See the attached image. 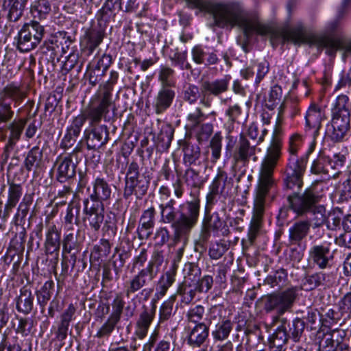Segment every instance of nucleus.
Segmentation results:
<instances>
[{"label":"nucleus","mask_w":351,"mask_h":351,"mask_svg":"<svg viewBox=\"0 0 351 351\" xmlns=\"http://www.w3.org/2000/svg\"><path fill=\"white\" fill-rule=\"evenodd\" d=\"M207 12L212 15L216 26L221 28L237 26L241 29L243 38L239 37L237 43L245 53L250 51L248 45L254 34L262 36L269 35L271 38L282 39V42L287 41L284 40L280 34L287 29L275 31L271 26L261 23L256 15L244 13L241 5L237 2L213 3L207 7Z\"/></svg>","instance_id":"nucleus-1"},{"label":"nucleus","mask_w":351,"mask_h":351,"mask_svg":"<svg viewBox=\"0 0 351 351\" xmlns=\"http://www.w3.org/2000/svg\"><path fill=\"white\" fill-rule=\"evenodd\" d=\"M338 27V20H335L328 24L326 29V36L322 38L308 36L306 34L304 25L299 23L295 26L282 31L280 34L284 40L292 42L295 45L308 44L317 45L318 47H325L329 55H335L337 50H343V58L351 55V43H346L340 38H332Z\"/></svg>","instance_id":"nucleus-2"},{"label":"nucleus","mask_w":351,"mask_h":351,"mask_svg":"<svg viewBox=\"0 0 351 351\" xmlns=\"http://www.w3.org/2000/svg\"><path fill=\"white\" fill-rule=\"evenodd\" d=\"M322 197L323 194L319 189L318 183L315 182L302 193L293 192L288 195L287 200L290 208L297 216L302 217L308 213L314 215L311 226L315 229L327 222L326 207L319 204Z\"/></svg>","instance_id":"nucleus-3"},{"label":"nucleus","mask_w":351,"mask_h":351,"mask_svg":"<svg viewBox=\"0 0 351 351\" xmlns=\"http://www.w3.org/2000/svg\"><path fill=\"white\" fill-rule=\"evenodd\" d=\"M163 262L164 256L162 252L159 250L154 251L146 267L141 269L137 274L134 275L126 282L125 286V296L129 298L132 295L152 283L157 276Z\"/></svg>","instance_id":"nucleus-4"},{"label":"nucleus","mask_w":351,"mask_h":351,"mask_svg":"<svg viewBox=\"0 0 351 351\" xmlns=\"http://www.w3.org/2000/svg\"><path fill=\"white\" fill-rule=\"evenodd\" d=\"M282 146L278 143L270 144L261 164L256 193L268 195L269 191L274 185L273 178L274 171L281 157Z\"/></svg>","instance_id":"nucleus-5"},{"label":"nucleus","mask_w":351,"mask_h":351,"mask_svg":"<svg viewBox=\"0 0 351 351\" xmlns=\"http://www.w3.org/2000/svg\"><path fill=\"white\" fill-rule=\"evenodd\" d=\"M213 205L206 202L199 237V242L202 245L208 241L212 233L215 236L221 234L223 237H226L230 233L226 221L221 214L217 211L212 212Z\"/></svg>","instance_id":"nucleus-6"},{"label":"nucleus","mask_w":351,"mask_h":351,"mask_svg":"<svg viewBox=\"0 0 351 351\" xmlns=\"http://www.w3.org/2000/svg\"><path fill=\"white\" fill-rule=\"evenodd\" d=\"M124 184L123 197L125 199H129L132 195L141 199L147 192L149 178L140 173L138 164L132 161L128 165Z\"/></svg>","instance_id":"nucleus-7"},{"label":"nucleus","mask_w":351,"mask_h":351,"mask_svg":"<svg viewBox=\"0 0 351 351\" xmlns=\"http://www.w3.org/2000/svg\"><path fill=\"white\" fill-rule=\"evenodd\" d=\"M109 112V110H106L98 102L91 99L90 102L84 109L82 110L81 113L73 118L67 130L71 132L72 135L79 136L86 120L88 121L89 125H97L102 119L108 120L107 117Z\"/></svg>","instance_id":"nucleus-8"},{"label":"nucleus","mask_w":351,"mask_h":351,"mask_svg":"<svg viewBox=\"0 0 351 351\" xmlns=\"http://www.w3.org/2000/svg\"><path fill=\"white\" fill-rule=\"evenodd\" d=\"M298 289L296 287H291L281 292H274L264 296V309L269 313L276 311L277 315L275 317H285L286 311H289L297 297Z\"/></svg>","instance_id":"nucleus-9"},{"label":"nucleus","mask_w":351,"mask_h":351,"mask_svg":"<svg viewBox=\"0 0 351 351\" xmlns=\"http://www.w3.org/2000/svg\"><path fill=\"white\" fill-rule=\"evenodd\" d=\"M45 34L44 25L32 20L25 23L18 34L17 49L27 52L35 49L40 43Z\"/></svg>","instance_id":"nucleus-10"},{"label":"nucleus","mask_w":351,"mask_h":351,"mask_svg":"<svg viewBox=\"0 0 351 351\" xmlns=\"http://www.w3.org/2000/svg\"><path fill=\"white\" fill-rule=\"evenodd\" d=\"M267 195L257 193L254 199L253 216L250 224L247 239L241 241L243 248L249 247L254 243L262 228L263 217L265 213V197Z\"/></svg>","instance_id":"nucleus-11"},{"label":"nucleus","mask_w":351,"mask_h":351,"mask_svg":"<svg viewBox=\"0 0 351 351\" xmlns=\"http://www.w3.org/2000/svg\"><path fill=\"white\" fill-rule=\"evenodd\" d=\"M306 165L305 158H298L295 155L289 156L285 171L284 184L286 189H293L295 186L299 189L302 188Z\"/></svg>","instance_id":"nucleus-12"},{"label":"nucleus","mask_w":351,"mask_h":351,"mask_svg":"<svg viewBox=\"0 0 351 351\" xmlns=\"http://www.w3.org/2000/svg\"><path fill=\"white\" fill-rule=\"evenodd\" d=\"M191 200H188L180 206L178 224L192 230L197 224L200 215V199L193 192Z\"/></svg>","instance_id":"nucleus-13"},{"label":"nucleus","mask_w":351,"mask_h":351,"mask_svg":"<svg viewBox=\"0 0 351 351\" xmlns=\"http://www.w3.org/2000/svg\"><path fill=\"white\" fill-rule=\"evenodd\" d=\"M234 181L232 177H229L228 173L221 168L217 170L206 195V202L210 204H215L217 202V196H228L233 189Z\"/></svg>","instance_id":"nucleus-14"},{"label":"nucleus","mask_w":351,"mask_h":351,"mask_svg":"<svg viewBox=\"0 0 351 351\" xmlns=\"http://www.w3.org/2000/svg\"><path fill=\"white\" fill-rule=\"evenodd\" d=\"M350 129V114H332L330 125H327L326 137L334 143L343 141Z\"/></svg>","instance_id":"nucleus-15"},{"label":"nucleus","mask_w":351,"mask_h":351,"mask_svg":"<svg viewBox=\"0 0 351 351\" xmlns=\"http://www.w3.org/2000/svg\"><path fill=\"white\" fill-rule=\"evenodd\" d=\"M256 146L257 145L256 143L252 144L249 140L241 134L232 154V169H234L238 165L242 167L247 166L252 158L255 161L256 160Z\"/></svg>","instance_id":"nucleus-16"},{"label":"nucleus","mask_w":351,"mask_h":351,"mask_svg":"<svg viewBox=\"0 0 351 351\" xmlns=\"http://www.w3.org/2000/svg\"><path fill=\"white\" fill-rule=\"evenodd\" d=\"M84 221L87 227L97 232L104 221V205L83 200Z\"/></svg>","instance_id":"nucleus-17"},{"label":"nucleus","mask_w":351,"mask_h":351,"mask_svg":"<svg viewBox=\"0 0 351 351\" xmlns=\"http://www.w3.org/2000/svg\"><path fill=\"white\" fill-rule=\"evenodd\" d=\"M230 80L231 77L230 75H226L221 79L203 82L201 86L203 98L200 103L206 107H209L210 106V102L206 100V97L210 95L219 97L226 93L228 90Z\"/></svg>","instance_id":"nucleus-18"},{"label":"nucleus","mask_w":351,"mask_h":351,"mask_svg":"<svg viewBox=\"0 0 351 351\" xmlns=\"http://www.w3.org/2000/svg\"><path fill=\"white\" fill-rule=\"evenodd\" d=\"M72 42L71 36L66 32H59L52 39L45 41L40 47V51L43 54L49 56L48 60L53 61L60 49V45L62 51L64 53Z\"/></svg>","instance_id":"nucleus-19"},{"label":"nucleus","mask_w":351,"mask_h":351,"mask_svg":"<svg viewBox=\"0 0 351 351\" xmlns=\"http://www.w3.org/2000/svg\"><path fill=\"white\" fill-rule=\"evenodd\" d=\"M90 130L84 131L85 139L88 149H99L109 140V132L105 125H90Z\"/></svg>","instance_id":"nucleus-20"},{"label":"nucleus","mask_w":351,"mask_h":351,"mask_svg":"<svg viewBox=\"0 0 351 351\" xmlns=\"http://www.w3.org/2000/svg\"><path fill=\"white\" fill-rule=\"evenodd\" d=\"M111 63V56L104 54L97 64H90L87 67L84 79L88 80L92 86H96L105 75Z\"/></svg>","instance_id":"nucleus-21"},{"label":"nucleus","mask_w":351,"mask_h":351,"mask_svg":"<svg viewBox=\"0 0 351 351\" xmlns=\"http://www.w3.org/2000/svg\"><path fill=\"white\" fill-rule=\"evenodd\" d=\"M156 305L153 303L151 306L143 305L142 311L136 322L135 335L140 339H144L155 317Z\"/></svg>","instance_id":"nucleus-22"},{"label":"nucleus","mask_w":351,"mask_h":351,"mask_svg":"<svg viewBox=\"0 0 351 351\" xmlns=\"http://www.w3.org/2000/svg\"><path fill=\"white\" fill-rule=\"evenodd\" d=\"M273 323L280 324L289 337L295 342L300 340L305 328L304 321L299 317L291 320L287 317H274Z\"/></svg>","instance_id":"nucleus-23"},{"label":"nucleus","mask_w":351,"mask_h":351,"mask_svg":"<svg viewBox=\"0 0 351 351\" xmlns=\"http://www.w3.org/2000/svg\"><path fill=\"white\" fill-rule=\"evenodd\" d=\"M119 78V73L115 71H111L109 80L102 85H100L101 91L97 93L92 98L106 110H110L112 104V91L113 86L117 84Z\"/></svg>","instance_id":"nucleus-24"},{"label":"nucleus","mask_w":351,"mask_h":351,"mask_svg":"<svg viewBox=\"0 0 351 351\" xmlns=\"http://www.w3.org/2000/svg\"><path fill=\"white\" fill-rule=\"evenodd\" d=\"M93 193L84 200H88L95 204L104 205V202L110 199L112 189L104 178H97L93 182Z\"/></svg>","instance_id":"nucleus-25"},{"label":"nucleus","mask_w":351,"mask_h":351,"mask_svg":"<svg viewBox=\"0 0 351 351\" xmlns=\"http://www.w3.org/2000/svg\"><path fill=\"white\" fill-rule=\"evenodd\" d=\"M79 162L74 155L60 157L56 164L58 165L57 180L61 182H65L75 176L76 167Z\"/></svg>","instance_id":"nucleus-26"},{"label":"nucleus","mask_w":351,"mask_h":351,"mask_svg":"<svg viewBox=\"0 0 351 351\" xmlns=\"http://www.w3.org/2000/svg\"><path fill=\"white\" fill-rule=\"evenodd\" d=\"M311 221L309 219L298 220L289 228V241L291 245H300L310 232Z\"/></svg>","instance_id":"nucleus-27"},{"label":"nucleus","mask_w":351,"mask_h":351,"mask_svg":"<svg viewBox=\"0 0 351 351\" xmlns=\"http://www.w3.org/2000/svg\"><path fill=\"white\" fill-rule=\"evenodd\" d=\"M309 259L320 269H325L329 265L332 256L329 244L314 245L308 252Z\"/></svg>","instance_id":"nucleus-28"},{"label":"nucleus","mask_w":351,"mask_h":351,"mask_svg":"<svg viewBox=\"0 0 351 351\" xmlns=\"http://www.w3.org/2000/svg\"><path fill=\"white\" fill-rule=\"evenodd\" d=\"M155 208L152 206L143 212L137 228L138 237L141 240L147 239L152 235L155 225Z\"/></svg>","instance_id":"nucleus-29"},{"label":"nucleus","mask_w":351,"mask_h":351,"mask_svg":"<svg viewBox=\"0 0 351 351\" xmlns=\"http://www.w3.org/2000/svg\"><path fill=\"white\" fill-rule=\"evenodd\" d=\"M209 336V325L205 322L194 325L189 328L186 341L194 348H200L206 341Z\"/></svg>","instance_id":"nucleus-30"},{"label":"nucleus","mask_w":351,"mask_h":351,"mask_svg":"<svg viewBox=\"0 0 351 351\" xmlns=\"http://www.w3.org/2000/svg\"><path fill=\"white\" fill-rule=\"evenodd\" d=\"M60 245V232L56 225L49 226L46 233L45 250L47 254L54 255L55 264H57L58 261Z\"/></svg>","instance_id":"nucleus-31"},{"label":"nucleus","mask_w":351,"mask_h":351,"mask_svg":"<svg viewBox=\"0 0 351 351\" xmlns=\"http://www.w3.org/2000/svg\"><path fill=\"white\" fill-rule=\"evenodd\" d=\"M176 200L170 199L167 202H162L158 206L160 210V222L164 224H171V226L177 225L178 216L180 210L176 207Z\"/></svg>","instance_id":"nucleus-32"},{"label":"nucleus","mask_w":351,"mask_h":351,"mask_svg":"<svg viewBox=\"0 0 351 351\" xmlns=\"http://www.w3.org/2000/svg\"><path fill=\"white\" fill-rule=\"evenodd\" d=\"M178 265L173 262L169 269L160 276L157 287L156 296L160 299L165 296L168 289L176 281Z\"/></svg>","instance_id":"nucleus-33"},{"label":"nucleus","mask_w":351,"mask_h":351,"mask_svg":"<svg viewBox=\"0 0 351 351\" xmlns=\"http://www.w3.org/2000/svg\"><path fill=\"white\" fill-rule=\"evenodd\" d=\"M176 92L173 88H161L154 101V108L156 114H159L167 110L175 98Z\"/></svg>","instance_id":"nucleus-34"},{"label":"nucleus","mask_w":351,"mask_h":351,"mask_svg":"<svg viewBox=\"0 0 351 351\" xmlns=\"http://www.w3.org/2000/svg\"><path fill=\"white\" fill-rule=\"evenodd\" d=\"M15 300L16 309L18 312L27 315L32 311L34 305V295L27 287L24 286L20 289V293Z\"/></svg>","instance_id":"nucleus-35"},{"label":"nucleus","mask_w":351,"mask_h":351,"mask_svg":"<svg viewBox=\"0 0 351 351\" xmlns=\"http://www.w3.org/2000/svg\"><path fill=\"white\" fill-rule=\"evenodd\" d=\"M197 287L193 280L189 277H184V280L178 285L176 295L180 297V302L185 305H189L194 300Z\"/></svg>","instance_id":"nucleus-36"},{"label":"nucleus","mask_w":351,"mask_h":351,"mask_svg":"<svg viewBox=\"0 0 351 351\" xmlns=\"http://www.w3.org/2000/svg\"><path fill=\"white\" fill-rule=\"evenodd\" d=\"M104 29L99 25H93L86 30L84 38L86 47L89 53H92L99 47L104 39Z\"/></svg>","instance_id":"nucleus-37"},{"label":"nucleus","mask_w":351,"mask_h":351,"mask_svg":"<svg viewBox=\"0 0 351 351\" xmlns=\"http://www.w3.org/2000/svg\"><path fill=\"white\" fill-rule=\"evenodd\" d=\"M43 149L38 145L33 147L30 149L25 157L23 162V167L28 172H36L40 168L43 162Z\"/></svg>","instance_id":"nucleus-38"},{"label":"nucleus","mask_w":351,"mask_h":351,"mask_svg":"<svg viewBox=\"0 0 351 351\" xmlns=\"http://www.w3.org/2000/svg\"><path fill=\"white\" fill-rule=\"evenodd\" d=\"M289 337L279 324L275 331L269 336L268 346L270 351H284Z\"/></svg>","instance_id":"nucleus-39"},{"label":"nucleus","mask_w":351,"mask_h":351,"mask_svg":"<svg viewBox=\"0 0 351 351\" xmlns=\"http://www.w3.org/2000/svg\"><path fill=\"white\" fill-rule=\"evenodd\" d=\"M330 275L324 272H317L306 276L303 280L304 289L313 290L319 286H330L331 285Z\"/></svg>","instance_id":"nucleus-40"},{"label":"nucleus","mask_w":351,"mask_h":351,"mask_svg":"<svg viewBox=\"0 0 351 351\" xmlns=\"http://www.w3.org/2000/svg\"><path fill=\"white\" fill-rule=\"evenodd\" d=\"M304 321L305 328L310 330H317L321 327H326L328 320H323L319 311L316 308H308L302 319Z\"/></svg>","instance_id":"nucleus-41"},{"label":"nucleus","mask_w":351,"mask_h":351,"mask_svg":"<svg viewBox=\"0 0 351 351\" xmlns=\"http://www.w3.org/2000/svg\"><path fill=\"white\" fill-rule=\"evenodd\" d=\"M28 118L27 117L16 118L8 124V130L9 131V135L8 142L14 145L17 143L21 139Z\"/></svg>","instance_id":"nucleus-42"},{"label":"nucleus","mask_w":351,"mask_h":351,"mask_svg":"<svg viewBox=\"0 0 351 351\" xmlns=\"http://www.w3.org/2000/svg\"><path fill=\"white\" fill-rule=\"evenodd\" d=\"M51 12V0H36L30 8V12L34 20H44Z\"/></svg>","instance_id":"nucleus-43"},{"label":"nucleus","mask_w":351,"mask_h":351,"mask_svg":"<svg viewBox=\"0 0 351 351\" xmlns=\"http://www.w3.org/2000/svg\"><path fill=\"white\" fill-rule=\"evenodd\" d=\"M174 129L170 124H164L160 128V131L156 138V145L161 151L167 150L171 143L173 136Z\"/></svg>","instance_id":"nucleus-44"},{"label":"nucleus","mask_w":351,"mask_h":351,"mask_svg":"<svg viewBox=\"0 0 351 351\" xmlns=\"http://www.w3.org/2000/svg\"><path fill=\"white\" fill-rule=\"evenodd\" d=\"M54 288V282L52 280H47L36 291L37 302L41 308V313H44L45 308L50 300Z\"/></svg>","instance_id":"nucleus-45"},{"label":"nucleus","mask_w":351,"mask_h":351,"mask_svg":"<svg viewBox=\"0 0 351 351\" xmlns=\"http://www.w3.org/2000/svg\"><path fill=\"white\" fill-rule=\"evenodd\" d=\"M287 280V271L283 268L276 270L268 275L264 280V285L271 288L279 289L282 287Z\"/></svg>","instance_id":"nucleus-46"},{"label":"nucleus","mask_w":351,"mask_h":351,"mask_svg":"<svg viewBox=\"0 0 351 351\" xmlns=\"http://www.w3.org/2000/svg\"><path fill=\"white\" fill-rule=\"evenodd\" d=\"M234 323L230 319H223L216 324L212 332V335L215 341H222L228 339L233 329Z\"/></svg>","instance_id":"nucleus-47"},{"label":"nucleus","mask_w":351,"mask_h":351,"mask_svg":"<svg viewBox=\"0 0 351 351\" xmlns=\"http://www.w3.org/2000/svg\"><path fill=\"white\" fill-rule=\"evenodd\" d=\"M27 1L28 0H5V3H8V19L10 21L16 22L21 19Z\"/></svg>","instance_id":"nucleus-48"},{"label":"nucleus","mask_w":351,"mask_h":351,"mask_svg":"<svg viewBox=\"0 0 351 351\" xmlns=\"http://www.w3.org/2000/svg\"><path fill=\"white\" fill-rule=\"evenodd\" d=\"M339 332L338 330H333L330 332L325 333L319 342V351H335L337 344L341 343L337 338Z\"/></svg>","instance_id":"nucleus-49"},{"label":"nucleus","mask_w":351,"mask_h":351,"mask_svg":"<svg viewBox=\"0 0 351 351\" xmlns=\"http://www.w3.org/2000/svg\"><path fill=\"white\" fill-rule=\"evenodd\" d=\"M322 118L323 114L317 107H310L305 116L306 127L315 128L317 132L321 128Z\"/></svg>","instance_id":"nucleus-50"},{"label":"nucleus","mask_w":351,"mask_h":351,"mask_svg":"<svg viewBox=\"0 0 351 351\" xmlns=\"http://www.w3.org/2000/svg\"><path fill=\"white\" fill-rule=\"evenodd\" d=\"M32 203V196L29 195H25L23 199V201L20 203L17 209V212L14 217V223L16 226H22L24 223Z\"/></svg>","instance_id":"nucleus-51"},{"label":"nucleus","mask_w":351,"mask_h":351,"mask_svg":"<svg viewBox=\"0 0 351 351\" xmlns=\"http://www.w3.org/2000/svg\"><path fill=\"white\" fill-rule=\"evenodd\" d=\"M184 157L183 162L186 166L195 165L199 160L201 152L198 145L191 143H186L183 147Z\"/></svg>","instance_id":"nucleus-52"},{"label":"nucleus","mask_w":351,"mask_h":351,"mask_svg":"<svg viewBox=\"0 0 351 351\" xmlns=\"http://www.w3.org/2000/svg\"><path fill=\"white\" fill-rule=\"evenodd\" d=\"M18 322L17 325L13 323L15 332L23 337H27L32 332L34 328V320L30 317H23L19 315L16 316Z\"/></svg>","instance_id":"nucleus-53"},{"label":"nucleus","mask_w":351,"mask_h":351,"mask_svg":"<svg viewBox=\"0 0 351 351\" xmlns=\"http://www.w3.org/2000/svg\"><path fill=\"white\" fill-rule=\"evenodd\" d=\"M329 169L328 156L324 151H320L317 158L312 163L311 171L314 174H326L328 173Z\"/></svg>","instance_id":"nucleus-54"},{"label":"nucleus","mask_w":351,"mask_h":351,"mask_svg":"<svg viewBox=\"0 0 351 351\" xmlns=\"http://www.w3.org/2000/svg\"><path fill=\"white\" fill-rule=\"evenodd\" d=\"M183 178L186 184L193 189H199L204 182L199 171L192 167H189L185 170Z\"/></svg>","instance_id":"nucleus-55"},{"label":"nucleus","mask_w":351,"mask_h":351,"mask_svg":"<svg viewBox=\"0 0 351 351\" xmlns=\"http://www.w3.org/2000/svg\"><path fill=\"white\" fill-rule=\"evenodd\" d=\"M158 79L161 83V88H173L176 86L174 71L170 67L161 66L158 74Z\"/></svg>","instance_id":"nucleus-56"},{"label":"nucleus","mask_w":351,"mask_h":351,"mask_svg":"<svg viewBox=\"0 0 351 351\" xmlns=\"http://www.w3.org/2000/svg\"><path fill=\"white\" fill-rule=\"evenodd\" d=\"M73 232L66 234L62 241V252L71 254L72 251L78 252L80 250V243L78 241V234Z\"/></svg>","instance_id":"nucleus-57"},{"label":"nucleus","mask_w":351,"mask_h":351,"mask_svg":"<svg viewBox=\"0 0 351 351\" xmlns=\"http://www.w3.org/2000/svg\"><path fill=\"white\" fill-rule=\"evenodd\" d=\"M112 9H117L114 0H107L103 7L98 11L96 16L99 22V26L101 27L102 23H106L109 20L112 15Z\"/></svg>","instance_id":"nucleus-58"},{"label":"nucleus","mask_w":351,"mask_h":351,"mask_svg":"<svg viewBox=\"0 0 351 351\" xmlns=\"http://www.w3.org/2000/svg\"><path fill=\"white\" fill-rule=\"evenodd\" d=\"M349 98L346 95H339L335 101L333 108H332V114H350L349 108Z\"/></svg>","instance_id":"nucleus-59"},{"label":"nucleus","mask_w":351,"mask_h":351,"mask_svg":"<svg viewBox=\"0 0 351 351\" xmlns=\"http://www.w3.org/2000/svg\"><path fill=\"white\" fill-rule=\"evenodd\" d=\"M120 322L113 317L109 316L107 320L104 323L101 328L98 330L95 337L101 339L108 337L114 331L117 324Z\"/></svg>","instance_id":"nucleus-60"},{"label":"nucleus","mask_w":351,"mask_h":351,"mask_svg":"<svg viewBox=\"0 0 351 351\" xmlns=\"http://www.w3.org/2000/svg\"><path fill=\"white\" fill-rule=\"evenodd\" d=\"M201 93L197 86L194 84H188L184 86L182 92V98L184 101L193 104L200 98Z\"/></svg>","instance_id":"nucleus-61"},{"label":"nucleus","mask_w":351,"mask_h":351,"mask_svg":"<svg viewBox=\"0 0 351 351\" xmlns=\"http://www.w3.org/2000/svg\"><path fill=\"white\" fill-rule=\"evenodd\" d=\"M282 91L280 86L276 85L273 86L265 99V106L269 109L273 110L280 101L282 98Z\"/></svg>","instance_id":"nucleus-62"},{"label":"nucleus","mask_w":351,"mask_h":351,"mask_svg":"<svg viewBox=\"0 0 351 351\" xmlns=\"http://www.w3.org/2000/svg\"><path fill=\"white\" fill-rule=\"evenodd\" d=\"M14 114L11 103L5 99H0V125L10 122Z\"/></svg>","instance_id":"nucleus-63"},{"label":"nucleus","mask_w":351,"mask_h":351,"mask_svg":"<svg viewBox=\"0 0 351 351\" xmlns=\"http://www.w3.org/2000/svg\"><path fill=\"white\" fill-rule=\"evenodd\" d=\"M5 94L12 99L16 104H20L26 97L25 91L19 86L10 84L4 88Z\"/></svg>","instance_id":"nucleus-64"}]
</instances>
